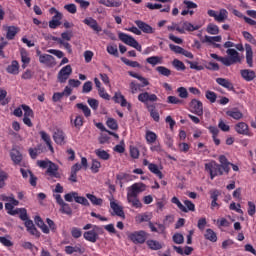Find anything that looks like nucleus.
<instances>
[{"label": "nucleus", "instance_id": "nucleus-1", "mask_svg": "<svg viewBox=\"0 0 256 256\" xmlns=\"http://www.w3.org/2000/svg\"><path fill=\"white\" fill-rule=\"evenodd\" d=\"M147 186L143 182L134 183L127 188V202L135 209H141L143 204L139 200V194L143 193Z\"/></svg>", "mask_w": 256, "mask_h": 256}, {"label": "nucleus", "instance_id": "nucleus-2", "mask_svg": "<svg viewBox=\"0 0 256 256\" xmlns=\"http://www.w3.org/2000/svg\"><path fill=\"white\" fill-rule=\"evenodd\" d=\"M19 219H21V221H25L24 225L28 233H30V235H33L34 237H37V238L41 237V232L37 230V228L35 227V224L33 223V220L29 219V215L27 214V209L21 208Z\"/></svg>", "mask_w": 256, "mask_h": 256}, {"label": "nucleus", "instance_id": "nucleus-3", "mask_svg": "<svg viewBox=\"0 0 256 256\" xmlns=\"http://www.w3.org/2000/svg\"><path fill=\"white\" fill-rule=\"evenodd\" d=\"M105 230L101 226H94L93 229L84 232L83 237L89 243H97L99 235H103Z\"/></svg>", "mask_w": 256, "mask_h": 256}, {"label": "nucleus", "instance_id": "nucleus-4", "mask_svg": "<svg viewBox=\"0 0 256 256\" xmlns=\"http://www.w3.org/2000/svg\"><path fill=\"white\" fill-rule=\"evenodd\" d=\"M127 237L134 245H143L147 241V233L144 230L128 232Z\"/></svg>", "mask_w": 256, "mask_h": 256}, {"label": "nucleus", "instance_id": "nucleus-5", "mask_svg": "<svg viewBox=\"0 0 256 256\" xmlns=\"http://www.w3.org/2000/svg\"><path fill=\"white\" fill-rule=\"evenodd\" d=\"M205 171L209 173L210 179L213 181L215 177L218 175H223V168L221 167V164H218L215 161L209 162L205 164Z\"/></svg>", "mask_w": 256, "mask_h": 256}, {"label": "nucleus", "instance_id": "nucleus-6", "mask_svg": "<svg viewBox=\"0 0 256 256\" xmlns=\"http://www.w3.org/2000/svg\"><path fill=\"white\" fill-rule=\"evenodd\" d=\"M118 37L120 41H122V43H125V45L133 47L134 49H136V51H142L141 44H139V42H137L136 39L133 38V36L121 32L118 34Z\"/></svg>", "mask_w": 256, "mask_h": 256}, {"label": "nucleus", "instance_id": "nucleus-7", "mask_svg": "<svg viewBox=\"0 0 256 256\" xmlns=\"http://www.w3.org/2000/svg\"><path fill=\"white\" fill-rule=\"evenodd\" d=\"M226 53L229 57H224L227 61V63H224L225 67H231V65H235V63H241V56H239L237 50L229 48Z\"/></svg>", "mask_w": 256, "mask_h": 256}, {"label": "nucleus", "instance_id": "nucleus-8", "mask_svg": "<svg viewBox=\"0 0 256 256\" xmlns=\"http://www.w3.org/2000/svg\"><path fill=\"white\" fill-rule=\"evenodd\" d=\"M190 113H194V115H198V117H203V102L197 99H192L189 104Z\"/></svg>", "mask_w": 256, "mask_h": 256}, {"label": "nucleus", "instance_id": "nucleus-9", "mask_svg": "<svg viewBox=\"0 0 256 256\" xmlns=\"http://www.w3.org/2000/svg\"><path fill=\"white\" fill-rule=\"evenodd\" d=\"M71 73H73V68H71V65L64 66L59 72H58V82L59 83H67V79L71 76Z\"/></svg>", "mask_w": 256, "mask_h": 256}, {"label": "nucleus", "instance_id": "nucleus-10", "mask_svg": "<svg viewBox=\"0 0 256 256\" xmlns=\"http://www.w3.org/2000/svg\"><path fill=\"white\" fill-rule=\"evenodd\" d=\"M158 100L159 98L155 94H151L149 92H142L138 95V101H140V103H144L146 107L149 105V102L155 103Z\"/></svg>", "mask_w": 256, "mask_h": 256}, {"label": "nucleus", "instance_id": "nucleus-11", "mask_svg": "<svg viewBox=\"0 0 256 256\" xmlns=\"http://www.w3.org/2000/svg\"><path fill=\"white\" fill-rule=\"evenodd\" d=\"M46 175H48L49 177H54L55 179H61V174L59 173V166L52 161H49Z\"/></svg>", "mask_w": 256, "mask_h": 256}, {"label": "nucleus", "instance_id": "nucleus-12", "mask_svg": "<svg viewBox=\"0 0 256 256\" xmlns=\"http://www.w3.org/2000/svg\"><path fill=\"white\" fill-rule=\"evenodd\" d=\"M180 25L176 27V31H178V33H181V34L185 33V31H198L199 29L198 25L195 26L192 23L187 21L180 23Z\"/></svg>", "mask_w": 256, "mask_h": 256}, {"label": "nucleus", "instance_id": "nucleus-13", "mask_svg": "<svg viewBox=\"0 0 256 256\" xmlns=\"http://www.w3.org/2000/svg\"><path fill=\"white\" fill-rule=\"evenodd\" d=\"M112 99L114 103H119L121 107H127L128 111H131V103L127 102V99H125L121 92H116Z\"/></svg>", "mask_w": 256, "mask_h": 256}, {"label": "nucleus", "instance_id": "nucleus-14", "mask_svg": "<svg viewBox=\"0 0 256 256\" xmlns=\"http://www.w3.org/2000/svg\"><path fill=\"white\" fill-rule=\"evenodd\" d=\"M53 139L57 145H65L67 141V136L65 135V132L61 129H56L53 134Z\"/></svg>", "mask_w": 256, "mask_h": 256}, {"label": "nucleus", "instance_id": "nucleus-15", "mask_svg": "<svg viewBox=\"0 0 256 256\" xmlns=\"http://www.w3.org/2000/svg\"><path fill=\"white\" fill-rule=\"evenodd\" d=\"M83 23L90 27V29H93V31H96V33H101L103 29L99 24L97 23V20H95L93 17H88L83 20Z\"/></svg>", "mask_w": 256, "mask_h": 256}, {"label": "nucleus", "instance_id": "nucleus-16", "mask_svg": "<svg viewBox=\"0 0 256 256\" xmlns=\"http://www.w3.org/2000/svg\"><path fill=\"white\" fill-rule=\"evenodd\" d=\"M70 125L74 127L75 129H78V131L85 125V118L83 115L77 114L75 116V119H73V116L70 117Z\"/></svg>", "mask_w": 256, "mask_h": 256}, {"label": "nucleus", "instance_id": "nucleus-17", "mask_svg": "<svg viewBox=\"0 0 256 256\" xmlns=\"http://www.w3.org/2000/svg\"><path fill=\"white\" fill-rule=\"evenodd\" d=\"M39 62L42 65H47V67H54V65H56L55 57L49 54L40 55Z\"/></svg>", "mask_w": 256, "mask_h": 256}, {"label": "nucleus", "instance_id": "nucleus-18", "mask_svg": "<svg viewBox=\"0 0 256 256\" xmlns=\"http://www.w3.org/2000/svg\"><path fill=\"white\" fill-rule=\"evenodd\" d=\"M234 129L238 135L249 136V125L245 122H238L235 124Z\"/></svg>", "mask_w": 256, "mask_h": 256}, {"label": "nucleus", "instance_id": "nucleus-19", "mask_svg": "<svg viewBox=\"0 0 256 256\" xmlns=\"http://www.w3.org/2000/svg\"><path fill=\"white\" fill-rule=\"evenodd\" d=\"M135 25H137L138 29H140V31H142L143 33H147V34L155 33V29H153V27H151V25H149L141 20H136Z\"/></svg>", "mask_w": 256, "mask_h": 256}, {"label": "nucleus", "instance_id": "nucleus-20", "mask_svg": "<svg viewBox=\"0 0 256 256\" xmlns=\"http://www.w3.org/2000/svg\"><path fill=\"white\" fill-rule=\"evenodd\" d=\"M227 117H230L231 119H235L236 121H239L243 119V112L239 110V108H231L226 111Z\"/></svg>", "mask_w": 256, "mask_h": 256}, {"label": "nucleus", "instance_id": "nucleus-21", "mask_svg": "<svg viewBox=\"0 0 256 256\" xmlns=\"http://www.w3.org/2000/svg\"><path fill=\"white\" fill-rule=\"evenodd\" d=\"M221 195V192L219 190H211L210 191V199L211 201V209H215V207L217 209H219V207H221V205H219L217 203V201H219V196Z\"/></svg>", "mask_w": 256, "mask_h": 256}, {"label": "nucleus", "instance_id": "nucleus-22", "mask_svg": "<svg viewBox=\"0 0 256 256\" xmlns=\"http://www.w3.org/2000/svg\"><path fill=\"white\" fill-rule=\"evenodd\" d=\"M216 83L228 91H235V86L227 78H216Z\"/></svg>", "mask_w": 256, "mask_h": 256}, {"label": "nucleus", "instance_id": "nucleus-23", "mask_svg": "<svg viewBox=\"0 0 256 256\" xmlns=\"http://www.w3.org/2000/svg\"><path fill=\"white\" fill-rule=\"evenodd\" d=\"M81 171V164L76 163L71 167L70 177L68 178L71 183H77V173Z\"/></svg>", "mask_w": 256, "mask_h": 256}, {"label": "nucleus", "instance_id": "nucleus-24", "mask_svg": "<svg viewBox=\"0 0 256 256\" xmlns=\"http://www.w3.org/2000/svg\"><path fill=\"white\" fill-rule=\"evenodd\" d=\"M61 19H63V14L57 13L52 17V20L49 21L50 29H57L61 25Z\"/></svg>", "mask_w": 256, "mask_h": 256}, {"label": "nucleus", "instance_id": "nucleus-25", "mask_svg": "<svg viewBox=\"0 0 256 256\" xmlns=\"http://www.w3.org/2000/svg\"><path fill=\"white\" fill-rule=\"evenodd\" d=\"M6 31V39H8V41H13L17 36V33H19V28L16 26H8Z\"/></svg>", "mask_w": 256, "mask_h": 256}, {"label": "nucleus", "instance_id": "nucleus-26", "mask_svg": "<svg viewBox=\"0 0 256 256\" xmlns=\"http://www.w3.org/2000/svg\"><path fill=\"white\" fill-rule=\"evenodd\" d=\"M147 109L150 113V117L153 118V121L156 123H159L161 120V116H159V111H157V108L155 107L154 104L147 105Z\"/></svg>", "mask_w": 256, "mask_h": 256}, {"label": "nucleus", "instance_id": "nucleus-27", "mask_svg": "<svg viewBox=\"0 0 256 256\" xmlns=\"http://www.w3.org/2000/svg\"><path fill=\"white\" fill-rule=\"evenodd\" d=\"M146 245L148 247V249H151V251H159L161 249H163V243L157 241V240H147L146 241Z\"/></svg>", "mask_w": 256, "mask_h": 256}, {"label": "nucleus", "instance_id": "nucleus-28", "mask_svg": "<svg viewBox=\"0 0 256 256\" xmlns=\"http://www.w3.org/2000/svg\"><path fill=\"white\" fill-rule=\"evenodd\" d=\"M246 49V63L248 67H253V48L251 44H245Z\"/></svg>", "mask_w": 256, "mask_h": 256}, {"label": "nucleus", "instance_id": "nucleus-29", "mask_svg": "<svg viewBox=\"0 0 256 256\" xmlns=\"http://www.w3.org/2000/svg\"><path fill=\"white\" fill-rule=\"evenodd\" d=\"M128 75H130V77H133L134 79H138V81H140L142 84L141 87H148L149 85V80L133 71H128Z\"/></svg>", "mask_w": 256, "mask_h": 256}, {"label": "nucleus", "instance_id": "nucleus-30", "mask_svg": "<svg viewBox=\"0 0 256 256\" xmlns=\"http://www.w3.org/2000/svg\"><path fill=\"white\" fill-rule=\"evenodd\" d=\"M21 61H22V69H26V67L31 63V58L29 57V52L27 50L22 49L20 51Z\"/></svg>", "mask_w": 256, "mask_h": 256}, {"label": "nucleus", "instance_id": "nucleus-31", "mask_svg": "<svg viewBox=\"0 0 256 256\" xmlns=\"http://www.w3.org/2000/svg\"><path fill=\"white\" fill-rule=\"evenodd\" d=\"M110 207L111 209H113L115 215L125 218V212L123 211V207L119 206V204H117L115 201L110 202Z\"/></svg>", "mask_w": 256, "mask_h": 256}, {"label": "nucleus", "instance_id": "nucleus-32", "mask_svg": "<svg viewBox=\"0 0 256 256\" xmlns=\"http://www.w3.org/2000/svg\"><path fill=\"white\" fill-rule=\"evenodd\" d=\"M240 75L245 81H253V79H255V71L253 70H249V69L241 70Z\"/></svg>", "mask_w": 256, "mask_h": 256}, {"label": "nucleus", "instance_id": "nucleus-33", "mask_svg": "<svg viewBox=\"0 0 256 256\" xmlns=\"http://www.w3.org/2000/svg\"><path fill=\"white\" fill-rule=\"evenodd\" d=\"M10 157H11L14 165H19V163H21V161H23V155L21 154V152H19V150H12L10 152Z\"/></svg>", "mask_w": 256, "mask_h": 256}, {"label": "nucleus", "instance_id": "nucleus-34", "mask_svg": "<svg viewBox=\"0 0 256 256\" xmlns=\"http://www.w3.org/2000/svg\"><path fill=\"white\" fill-rule=\"evenodd\" d=\"M146 63L151 65L152 67H156V65L163 64V57L161 56H151L146 59Z\"/></svg>", "mask_w": 256, "mask_h": 256}, {"label": "nucleus", "instance_id": "nucleus-35", "mask_svg": "<svg viewBox=\"0 0 256 256\" xmlns=\"http://www.w3.org/2000/svg\"><path fill=\"white\" fill-rule=\"evenodd\" d=\"M7 73L11 75H19V62L13 60L12 63L6 68Z\"/></svg>", "mask_w": 256, "mask_h": 256}, {"label": "nucleus", "instance_id": "nucleus-36", "mask_svg": "<svg viewBox=\"0 0 256 256\" xmlns=\"http://www.w3.org/2000/svg\"><path fill=\"white\" fill-rule=\"evenodd\" d=\"M98 3L104 7H121L122 5L119 0H98Z\"/></svg>", "mask_w": 256, "mask_h": 256}, {"label": "nucleus", "instance_id": "nucleus-37", "mask_svg": "<svg viewBox=\"0 0 256 256\" xmlns=\"http://www.w3.org/2000/svg\"><path fill=\"white\" fill-rule=\"evenodd\" d=\"M227 17H229V12L226 9H220L219 14H216L215 21L217 23H225Z\"/></svg>", "mask_w": 256, "mask_h": 256}, {"label": "nucleus", "instance_id": "nucleus-38", "mask_svg": "<svg viewBox=\"0 0 256 256\" xmlns=\"http://www.w3.org/2000/svg\"><path fill=\"white\" fill-rule=\"evenodd\" d=\"M204 237L208 241H211V243H217V233H215L211 228L206 229Z\"/></svg>", "mask_w": 256, "mask_h": 256}, {"label": "nucleus", "instance_id": "nucleus-39", "mask_svg": "<svg viewBox=\"0 0 256 256\" xmlns=\"http://www.w3.org/2000/svg\"><path fill=\"white\" fill-rule=\"evenodd\" d=\"M52 41H55L56 43H58V45H63L64 49H66L68 53H73V49L71 48V44H69V42L63 41V39L55 36L52 37Z\"/></svg>", "mask_w": 256, "mask_h": 256}, {"label": "nucleus", "instance_id": "nucleus-40", "mask_svg": "<svg viewBox=\"0 0 256 256\" xmlns=\"http://www.w3.org/2000/svg\"><path fill=\"white\" fill-rule=\"evenodd\" d=\"M118 181H120V187H123V183H129V181H133V176L127 173H120L117 176Z\"/></svg>", "mask_w": 256, "mask_h": 256}, {"label": "nucleus", "instance_id": "nucleus-41", "mask_svg": "<svg viewBox=\"0 0 256 256\" xmlns=\"http://www.w3.org/2000/svg\"><path fill=\"white\" fill-rule=\"evenodd\" d=\"M145 139L148 145H153V143L157 141V134L151 130H148L146 131Z\"/></svg>", "mask_w": 256, "mask_h": 256}, {"label": "nucleus", "instance_id": "nucleus-42", "mask_svg": "<svg viewBox=\"0 0 256 256\" xmlns=\"http://www.w3.org/2000/svg\"><path fill=\"white\" fill-rule=\"evenodd\" d=\"M95 155H97L99 159H102V161H109V159H111V154L103 149H96Z\"/></svg>", "mask_w": 256, "mask_h": 256}, {"label": "nucleus", "instance_id": "nucleus-43", "mask_svg": "<svg viewBox=\"0 0 256 256\" xmlns=\"http://www.w3.org/2000/svg\"><path fill=\"white\" fill-rule=\"evenodd\" d=\"M136 223H149L151 221V215L148 213L138 214L135 217Z\"/></svg>", "mask_w": 256, "mask_h": 256}, {"label": "nucleus", "instance_id": "nucleus-44", "mask_svg": "<svg viewBox=\"0 0 256 256\" xmlns=\"http://www.w3.org/2000/svg\"><path fill=\"white\" fill-rule=\"evenodd\" d=\"M87 199L92 203V205H96L98 207H101L103 205V199L97 198V196L93 194H86Z\"/></svg>", "mask_w": 256, "mask_h": 256}, {"label": "nucleus", "instance_id": "nucleus-45", "mask_svg": "<svg viewBox=\"0 0 256 256\" xmlns=\"http://www.w3.org/2000/svg\"><path fill=\"white\" fill-rule=\"evenodd\" d=\"M76 107L77 109H80V111H82L84 117H91V109L89 108V106L83 103H77Z\"/></svg>", "mask_w": 256, "mask_h": 256}, {"label": "nucleus", "instance_id": "nucleus-46", "mask_svg": "<svg viewBox=\"0 0 256 256\" xmlns=\"http://www.w3.org/2000/svg\"><path fill=\"white\" fill-rule=\"evenodd\" d=\"M148 169L151 173H154V175H157V177H159L160 179L163 178V172L159 170V166H157V164L150 163Z\"/></svg>", "mask_w": 256, "mask_h": 256}, {"label": "nucleus", "instance_id": "nucleus-47", "mask_svg": "<svg viewBox=\"0 0 256 256\" xmlns=\"http://www.w3.org/2000/svg\"><path fill=\"white\" fill-rule=\"evenodd\" d=\"M65 253L66 255H73V253H83V250L79 246H65Z\"/></svg>", "mask_w": 256, "mask_h": 256}, {"label": "nucleus", "instance_id": "nucleus-48", "mask_svg": "<svg viewBox=\"0 0 256 256\" xmlns=\"http://www.w3.org/2000/svg\"><path fill=\"white\" fill-rule=\"evenodd\" d=\"M172 66L176 71H185V69H187V67L185 66V63H183V61L179 59H174L172 61Z\"/></svg>", "mask_w": 256, "mask_h": 256}, {"label": "nucleus", "instance_id": "nucleus-49", "mask_svg": "<svg viewBox=\"0 0 256 256\" xmlns=\"http://www.w3.org/2000/svg\"><path fill=\"white\" fill-rule=\"evenodd\" d=\"M121 61L124 65H127L128 67L141 69V64L137 61H131V60L125 58V57H122Z\"/></svg>", "mask_w": 256, "mask_h": 256}, {"label": "nucleus", "instance_id": "nucleus-50", "mask_svg": "<svg viewBox=\"0 0 256 256\" xmlns=\"http://www.w3.org/2000/svg\"><path fill=\"white\" fill-rule=\"evenodd\" d=\"M206 31L209 35H219V26H217V24L209 23Z\"/></svg>", "mask_w": 256, "mask_h": 256}, {"label": "nucleus", "instance_id": "nucleus-51", "mask_svg": "<svg viewBox=\"0 0 256 256\" xmlns=\"http://www.w3.org/2000/svg\"><path fill=\"white\" fill-rule=\"evenodd\" d=\"M157 73L162 75L163 77H171V70L165 66H158L156 67Z\"/></svg>", "mask_w": 256, "mask_h": 256}, {"label": "nucleus", "instance_id": "nucleus-52", "mask_svg": "<svg viewBox=\"0 0 256 256\" xmlns=\"http://www.w3.org/2000/svg\"><path fill=\"white\" fill-rule=\"evenodd\" d=\"M21 247H23V249L31 251V253H37V251H39V248H37V246H35V244L31 242H23Z\"/></svg>", "mask_w": 256, "mask_h": 256}, {"label": "nucleus", "instance_id": "nucleus-53", "mask_svg": "<svg viewBox=\"0 0 256 256\" xmlns=\"http://www.w3.org/2000/svg\"><path fill=\"white\" fill-rule=\"evenodd\" d=\"M21 108L24 111V117H27V118L35 117V114L33 113V109H31V107H29L27 104H22Z\"/></svg>", "mask_w": 256, "mask_h": 256}, {"label": "nucleus", "instance_id": "nucleus-54", "mask_svg": "<svg viewBox=\"0 0 256 256\" xmlns=\"http://www.w3.org/2000/svg\"><path fill=\"white\" fill-rule=\"evenodd\" d=\"M171 203H173L174 205H177L178 209H180L182 213H187V208L183 205V203H181L179 198H177L176 196L172 197Z\"/></svg>", "mask_w": 256, "mask_h": 256}, {"label": "nucleus", "instance_id": "nucleus-55", "mask_svg": "<svg viewBox=\"0 0 256 256\" xmlns=\"http://www.w3.org/2000/svg\"><path fill=\"white\" fill-rule=\"evenodd\" d=\"M106 51L109 55H113V57H119V50L116 44L108 45Z\"/></svg>", "mask_w": 256, "mask_h": 256}, {"label": "nucleus", "instance_id": "nucleus-56", "mask_svg": "<svg viewBox=\"0 0 256 256\" xmlns=\"http://www.w3.org/2000/svg\"><path fill=\"white\" fill-rule=\"evenodd\" d=\"M60 211L64 215H73V209H71V206L65 202L60 205Z\"/></svg>", "mask_w": 256, "mask_h": 256}, {"label": "nucleus", "instance_id": "nucleus-57", "mask_svg": "<svg viewBox=\"0 0 256 256\" xmlns=\"http://www.w3.org/2000/svg\"><path fill=\"white\" fill-rule=\"evenodd\" d=\"M79 193L78 192H75V191H72V192H69L67 194L64 195V199L65 201H67L68 203H73V200L76 202L77 201V195Z\"/></svg>", "mask_w": 256, "mask_h": 256}, {"label": "nucleus", "instance_id": "nucleus-58", "mask_svg": "<svg viewBox=\"0 0 256 256\" xmlns=\"http://www.w3.org/2000/svg\"><path fill=\"white\" fill-rule=\"evenodd\" d=\"M106 125L109 129H112V131H117L119 129V124H117V120L114 118H108Z\"/></svg>", "mask_w": 256, "mask_h": 256}, {"label": "nucleus", "instance_id": "nucleus-59", "mask_svg": "<svg viewBox=\"0 0 256 256\" xmlns=\"http://www.w3.org/2000/svg\"><path fill=\"white\" fill-rule=\"evenodd\" d=\"M28 153L31 159H37V156L41 154V146H38L37 148H29Z\"/></svg>", "mask_w": 256, "mask_h": 256}, {"label": "nucleus", "instance_id": "nucleus-60", "mask_svg": "<svg viewBox=\"0 0 256 256\" xmlns=\"http://www.w3.org/2000/svg\"><path fill=\"white\" fill-rule=\"evenodd\" d=\"M205 97L208 101H210V103H215V101H217V93L211 90L206 91Z\"/></svg>", "mask_w": 256, "mask_h": 256}, {"label": "nucleus", "instance_id": "nucleus-61", "mask_svg": "<svg viewBox=\"0 0 256 256\" xmlns=\"http://www.w3.org/2000/svg\"><path fill=\"white\" fill-rule=\"evenodd\" d=\"M0 243L4 247H13V241L9 239V236H0Z\"/></svg>", "mask_w": 256, "mask_h": 256}, {"label": "nucleus", "instance_id": "nucleus-62", "mask_svg": "<svg viewBox=\"0 0 256 256\" xmlns=\"http://www.w3.org/2000/svg\"><path fill=\"white\" fill-rule=\"evenodd\" d=\"M141 84H139V83H137V82H135V81H132L131 83H130V90H131V93L133 94V95H135V93H137L138 91H141Z\"/></svg>", "mask_w": 256, "mask_h": 256}, {"label": "nucleus", "instance_id": "nucleus-63", "mask_svg": "<svg viewBox=\"0 0 256 256\" xmlns=\"http://www.w3.org/2000/svg\"><path fill=\"white\" fill-rule=\"evenodd\" d=\"M71 235H72L73 239H79L81 237V235H83V232L78 227H72Z\"/></svg>", "mask_w": 256, "mask_h": 256}, {"label": "nucleus", "instance_id": "nucleus-64", "mask_svg": "<svg viewBox=\"0 0 256 256\" xmlns=\"http://www.w3.org/2000/svg\"><path fill=\"white\" fill-rule=\"evenodd\" d=\"M101 169V162L98 160H92V165H91V171L92 173H97Z\"/></svg>", "mask_w": 256, "mask_h": 256}]
</instances>
